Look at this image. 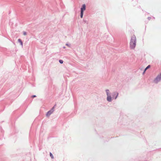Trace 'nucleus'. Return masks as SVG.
<instances>
[{"mask_svg":"<svg viewBox=\"0 0 161 161\" xmlns=\"http://www.w3.org/2000/svg\"><path fill=\"white\" fill-rule=\"evenodd\" d=\"M136 36L133 35L131 37L130 42V47L131 49H134L136 45Z\"/></svg>","mask_w":161,"mask_h":161,"instance_id":"obj_1","label":"nucleus"},{"mask_svg":"<svg viewBox=\"0 0 161 161\" xmlns=\"http://www.w3.org/2000/svg\"><path fill=\"white\" fill-rule=\"evenodd\" d=\"M105 92L107 95V100L109 102H110L112 101V98L111 96V93L109 92L108 89H106Z\"/></svg>","mask_w":161,"mask_h":161,"instance_id":"obj_2","label":"nucleus"},{"mask_svg":"<svg viewBox=\"0 0 161 161\" xmlns=\"http://www.w3.org/2000/svg\"><path fill=\"white\" fill-rule=\"evenodd\" d=\"M161 80V72L155 78L153 82L155 84H157Z\"/></svg>","mask_w":161,"mask_h":161,"instance_id":"obj_3","label":"nucleus"},{"mask_svg":"<svg viewBox=\"0 0 161 161\" xmlns=\"http://www.w3.org/2000/svg\"><path fill=\"white\" fill-rule=\"evenodd\" d=\"M54 111V107H53L50 110L47 112L46 114V116L49 117L53 113Z\"/></svg>","mask_w":161,"mask_h":161,"instance_id":"obj_4","label":"nucleus"},{"mask_svg":"<svg viewBox=\"0 0 161 161\" xmlns=\"http://www.w3.org/2000/svg\"><path fill=\"white\" fill-rule=\"evenodd\" d=\"M86 6L85 4H83L82 5V7L80 8V12H84V10H86Z\"/></svg>","mask_w":161,"mask_h":161,"instance_id":"obj_5","label":"nucleus"},{"mask_svg":"<svg viewBox=\"0 0 161 161\" xmlns=\"http://www.w3.org/2000/svg\"><path fill=\"white\" fill-rule=\"evenodd\" d=\"M118 94H119L117 92H114V95H115L114 99H116L117 98V97L118 96Z\"/></svg>","mask_w":161,"mask_h":161,"instance_id":"obj_6","label":"nucleus"},{"mask_svg":"<svg viewBox=\"0 0 161 161\" xmlns=\"http://www.w3.org/2000/svg\"><path fill=\"white\" fill-rule=\"evenodd\" d=\"M18 41L20 43V45L23 46V42L20 39H19Z\"/></svg>","mask_w":161,"mask_h":161,"instance_id":"obj_7","label":"nucleus"},{"mask_svg":"<svg viewBox=\"0 0 161 161\" xmlns=\"http://www.w3.org/2000/svg\"><path fill=\"white\" fill-rule=\"evenodd\" d=\"M49 154H50V156L51 157V158L52 159H53L54 158V157H53V154L52 153H50Z\"/></svg>","mask_w":161,"mask_h":161,"instance_id":"obj_8","label":"nucleus"},{"mask_svg":"<svg viewBox=\"0 0 161 161\" xmlns=\"http://www.w3.org/2000/svg\"><path fill=\"white\" fill-rule=\"evenodd\" d=\"M83 13H84V12H80V17L81 18H83Z\"/></svg>","mask_w":161,"mask_h":161,"instance_id":"obj_9","label":"nucleus"},{"mask_svg":"<svg viewBox=\"0 0 161 161\" xmlns=\"http://www.w3.org/2000/svg\"><path fill=\"white\" fill-rule=\"evenodd\" d=\"M111 95L112 96V97H111L112 99H114L115 95H114V92L112 93Z\"/></svg>","mask_w":161,"mask_h":161,"instance_id":"obj_10","label":"nucleus"},{"mask_svg":"<svg viewBox=\"0 0 161 161\" xmlns=\"http://www.w3.org/2000/svg\"><path fill=\"white\" fill-rule=\"evenodd\" d=\"M150 65H148L145 69V70H147V69H148V68H150Z\"/></svg>","mask_w":161,"mask_h":161,"instance_id":"obj_11","label":"nucleus"},{"mask_svg":"<svg viewBox=\"0 0 161 161\" xmlns=\"http://www.w3.org/2000/svg\"><path fill=\"white\" fill-rule=\"evenodd\" d=\"M59 63L61 64H62L63 63V61L62 60H59Z\"/></svg>","mask_w":161,"mask_h":161,"instance_id":"obj_12","label":"nucleus"},{"mask_svg":"<svg viewBox=\"0 0 161 161\" xmlns=\"http://www.w3.org/2000/svg\"><path fill=\"white\" fill-rule=\"evenodd\" d=\"M66 45L68 46V47H70V44H68V43H66Z\"/></svg>","mask_w":161,"mask_h":161,"instance_id":"obj_13","label":"nucleus"},{"mask_svg":"<svg viewBox=\"0 0 161 161\" xmlns=\"http://www.w3.org/2000/svg\"><path fill=\"white\" fill-rule=\"evenodd\" d=\"M23 34L24 35H27V33L25 31L23 32Z\"/></svg>","mask_w":161,"mask_h":161,"instance_id":"obj_14","label":"nucleus"},{"mask_svg":"<svg viewBox=\"0 0 161 161\" xmlns=\"http://www.w3.org/2000/svg\"><path fill=\"white\" fill-rule=\"evenodd\" d=\"M32 97L34 98L36 97V96L35 95H33L32 96Z\"/></svg>","mask_w":161,"mask_h":161,"instance_id":"obj_15","label":"nucleus"},{"mask_svg":"<svg viewBox=\"0 0 161 161\" xmlns=\"http://www.w3.org/2000/svg\"><path fill=\"white\" fill-rule=\"evenodd\" d=\"M147 19H148L149 20H150V19H151V17H148L147 18Z\"/></svg>","mask_w":161,"mask_h":161,"instance_id":"obj_16","label":"nucleus"},{"mask_svg":"<svg viewBox=\"0 0 161 161\" xmlns=\"http://www.w3.org/2000/svg\"><path fill=\"white\" fill-rule=\"evenodd\" d=\"M146 70H145V69H144V71H143V72H145Z\"/></svg>","mask_w":161,"mask_h":161,"instance_id":"obj_17","label":"nucleus"},{"mask_svg":"<svg viewBox=\"0 0 161 161\" xmlns=\"http://www.w3.org/2000/svg\"><path fill=\"white\" fill-rule=\"evenodd\" d=\"M145 72H144L143 73V74H144Z\"/></svg>","mask_w":161,"mask_h":161,"instance_id":"obj_18","label":"nucleus"},{"mask_svg":"<svg viewBox=\"0 0 161 161\" xmlns=\"http://www.w3.org/2000/svg\"><path fill=\"white\" fill-rule=\"evenodd\" d=\"M84 21L85 22H86V20H84Z\"/></svg>","mask_w":161,"mask_h":161,"instance_id":"obj_19","label":"nucleus"},{"mask_svg":"<svg viewBox=\"0 0 161 161\" xmlns=\"http://www.w3.org/2000/svg\"><path fill=\"white\" fill-rule=\"evenodd\" d=\"M65 47H63V48H65Z\"/></svg>","mask_w":161,"mask_h":161,"instance_id":"obj_20","label":"nucleus"}]
</instances>
